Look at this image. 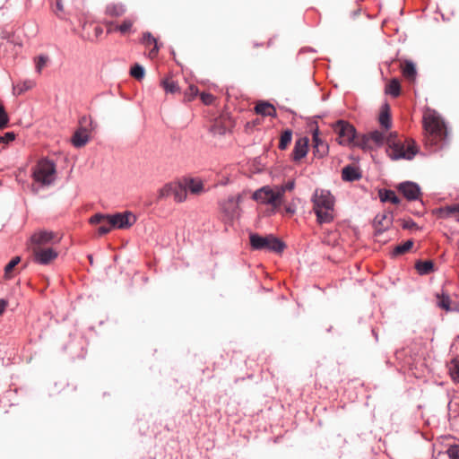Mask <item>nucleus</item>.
<instances>
[{
    "instance_id": "nucleus-18",
    "label": "nucleus",
    "mask_w": 459,
    "mask_h": 459,
    "mask_svg": "<svg viewBox=\"0 0 459 459\" xmlns=\"http://www.w3.org/2000/svg\"><path fill=\"white\" fill-rule=\"evenodd\" d=\"M361 178L359 170L351 165L345 166L342 171V178L344 181L352 182L359 180Z\"/></svg>"
},
{
    "instance_id": "nucleus-7",
    "label": "nucleus",
    "mask_w": 459,
    "mask_h": 459,
    "mask_svg": "<svg viewBox=\"0 0 459 459\" xmlns=\"http://www.w3.org/2000/svg\"><path fill=\"white\" fill-rule=\"evenodd\" d=\"M338 135V142L342 145H351L356 136L355 127L348 122L339 120L333 126Z\"/></svg>"
},
{
    "instance_id": "nucleus-9",
    "label": "nucleus",
    "mask_w": 459,
    "mask_h": 459,
    "mask_svg": "<svg viewBox=\"0 0 459 459\" xmlns=\"http://www.w3.org/2000/svg\"><path fill=\"white\" fill-rule=\"evenodd\" d=\"M59 241L60 238H57L56 233L51 230H39L30 235V244L34 247H43V246L58 243Z\"/></svg>"
},
{
    "instance_id": "nucleus-8",
    "label": "nucleus",
    "mask_w": 459,
    "mask_h": 459,
    "mask_svg": "<svg viewBox=\"0 0 459 459\" xmlns=\"http://www.w3.org/2000/svg\"><path fill=\"white\" fill-rule=\"evenodd\" d=\"M33 261L40 265H48L58 256V252L53 247H33Z\"/></svg>"
},
{
    "instance_id": "nucleus-34",
    "label": "nucleus",
    "mask_w": 459,
    "mask_h": 459,
    "mask_svg": "<svg viewBox=\"0 0 459 459\" xmlns=\"http://www.w3.org/2000/svg\"><path fill=\"white\" fill-rule=\"evenodd\" d=\"M449 372L452 379L459 383V360L453 359L449 367Z\"/></svg>"
},
{
    "instance_id": "nucleus-29",
    "label": "nucleus",
    "mask_w": 459,
    "mask_h": 459,
    "mask_svg": "<svg viewBox=\"0 0 459 459\" xmlns=\"http://www.w3.org/2000/svg\"><path fill=\"white\" fill-rule=\"evenodd\" d=\"M412 246H413V241L411 239H409V240L405 241L404 243L396 246L394 248L392 255L394 256L403 255L406 252H408L412 247Z\"/></svg>"
},
{
    "instance_id": "nucleus-2",
    "label": "nucleus",
    "mask_w": 459,
    "mask_h": 459,
    "mask_svg": "<svg viewBox=\"0 0 459 459\" xmlns=\"http://www.w3.org/2000/svg\"><path fill=\"white\" fill-rule=\"evenodd\" d=\"M311 202L317 223H331L333 221L335 199L330 191L319 188L316 189L312 195Z\"/></svg>"
},
{
    "instance_id": "nucleus-47",
    "label": "nucleus",
    "mask_w": 459,
    "mask_h": 459,
    "mask_svg": "<svg viewBox=\"0 0 459 459\" xmlns=\"http://www.w3.org/2000/svg\"><path fill=\"white\" fill-rule=\"evenodd\" d=\"M113 227L110 226L108 222L101 223V225L98 228L99 235L102 236L108 233Z\"/></svg>"
},
{
    "instance_id": "nucleus-46",
    "label": "nucleus",
    "mask_w": 459,
    "mask_h": 459,
    "mask_svg": "<svg viewBox=\"0 0 459 459\" xmlns=\"http://www.w3.org/2000/svg\"><path fill=\"white\" fill-rule=\"evenodd\" d=\"M200 97H201V100L205 104V105H210L213 102L214 100V97L213 95H212L211 93H207V92H202L200 94Z\"/></svg>"
},
{
    "instance_id": "nucleus-33",
    "label": "nucleus",
    "mask_w": 459,
    "mask_h": 459,
    "mask_svg": "<svg viewBox=\"0 0 459 459\" xmlns=\"http://www.w3.org/2000/svg\"><path fill=\"white\" fill-rule=\"evenodd\" d=\"M134 21L135 20L133 18H126L122 22L120 25L117 26L116 30L122 34H126L130 31L134 23Z\"/></svg>"
},
{
    "instance_id": "nucleus-4",
    "label": "nucleus",
    "mask_w": 459,
    "mask_h": 459,
    "mask_svg": "<svg viewBox=\"0 0 459 459\" xmlns=\"http://www.w3.org/2000/svg\"><path fill=\"white\" fill-rule=\"evenodd\" d=\"M251 247L255 250H269L281 253L285 248V244L273 235L265 237L258 234H250Z\"/></svg>"
},
{
    "instance_id": "nucleus-16",
    "label": "nucleus",
    "mask_w": 459,
    "mask_h": 459,
    "mask_svg": "<svg viewBox=\"0 0 459 459\" xmlns=\"http://www.w3.org/2000/svg\"><path fill=\"white\" fill-rule=\"evenodd\" d=\"M255 110L257 114H260L264 117H276L275 108L266 101L258 102L255 107Z\"/></svg>"
},
{
    "instance_id": "nucleus-25",
    "label": "nucleus",
    "mask_w": 459,
    "mask_h": 459,
    "mask_svg": "<svg viewBox=\"0 0 459 459\" xmlns=\"http://www.w3.org/2000/svg\"><path fill=\"white\" fill-rule=\"evenodd\" d=\"M379 197L382 202H390L394 204H399L401 203L400 198L393 190H385L384 192L380 191Z\"/></svg>"
},
{
    "instance_id": "nucleus-56",
    "label": "nucleus",
    "mask_w": 459,
    "mask_h": 459,
    "mask_svg": "<svg viewBox=\"0 0 459 459\" xmlns=\"http://www.w3.org/2000/svg\"><path fill=\"white\" fill-rule=\"evenodd\" d=\"M414 225H415V223L413 221H411L410 223H405L403 225V228L409 229V228H411V227H412Z\"/></svg>"
},
{
    "instance_id": "nucleus-14",
    "label": "nucleus",
    "mask_w": 459,
    "mask_h": 459,
    "mask_svg": "<svg viewBox=\"0 0 459 459\" xmlns=\"http://www.w3.org/2000/svg\"><path fill=\"white\" fill-rule=\"evenodd\" d=\"M313 153L317 158H323L328 153V144L320 139L318 129L313 132Z\"/></svg>"
},
{
    "instance_id": "nucleus-15",
    "label": "nucleus",
    "mask_w": 459,
    "mask_h": 459,
    "mask_svg": "<svg viewBox=\"0 0 459 459\" xmlns=\"http://www.w3.org/2000/svg\"><path fill=\"white\" fill-rule=\"evenodd\" d=\"M308 151V139L307 137L299 138L295 142L294 149L292 152V160L294 161H299L303 159Z\"/></svg>"
},
{
    "instance_id": "nucleus-26",
    "label": "nucleus",
    "mask_w": 459,
    "mask_h": 459,
    "mask_svg": "<svg viewBox=\"0 0 459 459\" xmlns=\"http://www.w3.org/2000/svg\"><path fill=\"white\" fill-rule=\"evenodd\" d=\"M401 85L397 79H392L386 85L385 93L396 98L400 95Z\"/></svg>"
},
{
    "instance_id": "nucleus-57",
    "label": "nucleus",
    "mask_w": 459,
    "mask_h": 459,
    "mask_svg": "<svg viewBox=\"0 0 459 459\" xmlns=\"http://www.w3.org/2000/svg\"><path fill=\"white\" fill-rule=\"evenodd\" d=\"M229 182V178H226L225 180L221 181V185H226Z\"/></svg>"
},
{
    "instance_id": "nucleus-28",
    "label": "nucleus",
    "mask_w": 459,
    "mask_h": 459,
    "mask_svg": "<svg viewBox=\"0 0 459 459\" xmlns=\"http://www.w3.org/2000/svg\"><path fill=\"white\" fill-rule=\"evenodd\" d=\"M292 140V131L290 129H286L282 132L280 137L279 149L285 150Z\"/></svg>"
},
{
    "instance_id": "nucleus-61",
    "label": "nucleus",
    "mask_w": 459,
    "mask_h": 459,
    "mask_svg": "<svg viewBox=\"0 0 459 459\" xmlns=\"http://www.w3.org/2000/svg\"><path fill=\"white\" fill-rule=\"evenodd\" d=\"M97 32H101V29L96 28Z\"/></svg>"
},
{
    "instance_id": "nucleus-41",
    "label": "nucleus",
    "mask_w": 459,
    "mask_h": 459,
    "mask_svg": "<svg viewBox=\"0 0 459 459\" xmlns=\"http://www.w3.org/2000/svg\"><path fill=\"white\" fill-rule=\"evenodd\" d=\"M29 89L27 82H23L22 83H17L13 86V94L20 96L26 92Z\"/></svg>"
},
{
    "instance_id": "nucleus-43",
    "label": "nucleus",
    "mask_w": 459,
    "mask_h": 459,
    "mask_svg": "<svg viewBox=\"0 0 459 459\" xmlns=\"http://www.w3.org/2000/svg\"><path fill=\"white\" fill-rule=\"evenodd\" d=\"M8 121V116L4 110V108L0 104V129L6 127Z\"/></svg>"
},
{
    "instance_id": "nucleus-24",
    "label": "nucleus",
    "mask_w": 459,
    "mask_h": 459,
    "mask_svg": "<svg viewBox=\"0 0 459 459\" xmlns=\"http://www.w3.org/2000/svg\"><path fill=\"white\" fill-rule=\"evenodd\" d=\"M50 58L46 54H41L34 58L35 74L40 75L43 70L49 65Z\"/></svg>"
},
{
    "instance_id": "nucleus-11",
    "label": "nucleus",
    "mask_w": 459,
    "mask_h": 459,
    "mask_svg": "<svg viewBox=\"0 0 459 459\" xmlns=\"http://www.w3.org/2000/svg\"><path fill=\"white\" fill-rule=\"evenodd\" d=\"M136 221V217L130 212H117L108 216V224L117 229H128Z\"/></svg>"
},
{
    "instance_id": "nucleus-39",
    "label": "nucleus",
    "mask_w": 459,
    "mask_h": 459,
    "mask_svg": "<svg viewBox=\"0 0 459 459\" xmlns=\"http://www.w3.org/2000/svg\"><path fill=\"white\" fill-rule=\"evenodd\" d=\"M400 139L398 138V134L396 132H390L388 134H385V143L387 144L388 148H392L394 144H396Z\"/></svg>"
},
{
    "instance_id": "nucleus-54",
    "label": "nucleus",
    "mask_w": 459,
    "mask_h": 459,
    "mask_svg": "<svg viewBox=\"0 0 459 459\" xmlns=\"http://www.w3.org/2000/svg\"><path fill=\"white\" fill-rule=\"evenodd\" d=\"M24 176H25V170H20L16 176V178L19 182L24 183Z\"/></svg>"
},
{
    "instance_id": "nucleus-1",
    "label": "nucleus",
    "mask_w": 459,
    "mask_h": 459,
    "mask_svg": "<svg viewBox=\"0 0 459 459\" xmlns=\"http://www.w3.org/2000/svg\"><path fill=\"white\" fill-rule=\"evenodd\" d=\"M30 176L33 178L30 191L38 194L47 190L54 186L57 179L56 163L48 158H42L35 165Z\"/></svg>"
},
{
    "instance_id": "nucleus-38",
    "label": "nucleus",
    "mask_w": 459,
    "mask_h": 459,
    "mask_svg": "<svg viewBox=\"0 0 459 459\" xmlns=\"http://www.w3.org/2000/svg\"><path fill=\"white\" fill-rule=\"evenodd\" d=\"M130 74L137 79V80H141L143 78L144 76V68L138 65V64H135L132 68H131V71H130Z\"/></svg>"
},
{
    "instance_id": "nucleus-53",
    "label": "nucleus",
    "mask_w": 459,
    "mask_h": 459,
    "mask_svg": "<svg viewBox=\"0 0 459 459\" xmlns=\"http://www.w3.org/2000/svg\"><path fill=\"white\" fill-rule=\"evenodd\" d=\"M188 90L191 97H195L198 94V88L196 86L190 85Z\"/></svg>"
},
{
    "instance_id": "nucleus-5",
    "label": "nucleus",
    "mask_w": 459,
    "mask_h": 459,
    "mask_svg": "<svg viewBox=\"0 0 459 459\" xmlns=\"http://www.w3.org/2000/svg\"><path fill=\"white\" fill-rule=\"evenodd\" d=\"M386 152L388 156L394 160L400 159L412 160L418 152V149L414 141L406 140L403 142L400 140L392 148L387 149Z\"/></svg>"
},
{
    "instance_id": "nucleus-21",
    "label": "nucleus",
    "mask_w": 459,
    "mask_h": 459,
    "mask_svg": "<svg viewBox=\"0 0 459 459\" xmlns=\"http://www.w3.org/2000/svg\"><path fill=\"white\" fill-rule=\"evenodd\" d=\"M20 262V256H15L4 266V278L5 280H10L14 277V275L18 272L17 265L19 264Z\"/></svg>"
},
{
    "instance_id": "nucleus-45",
    "label": "nucleus",
    "mask_w": 459,
    "mask_h": 459,
    "mask_svg": "<svg viewBox=\"0 0 459 459\" xmlns=\"http://www.w3.org/2000/svg\"><path fill=\"white\" fill-rule=\"evenodd\" d=\"M447 455L450 459H459V446H451L447 450Z\"/></svg>"
},
{
    "instance_id": "nucleus-37",
    "label": "nucleus",
    "mask_w": 459,
    "mask_h": 459,
    "mask_svg": "<svg viewBox=\"0 0 459 459\" xmlns=\"http://www.w3.org/2000/svg\"><path fill=\"white\" fill-rule=\"evenodd\" d=\"M273 194L278 204V207L281 206V204L283 202V195L286 192V190L282 187V186H275L273 188Z\"/></svg>"
},
{
    "instance_id": "nucleus-17",
    "label": "nucleus",
    "mask_w": 459,
    "mask_h": 459,
    "mask_svg": "<svg viewBox=\"0 0 459 459\" xmlns=\"http://www.w3.org/2000/svg\"><path fill=\"white\" fill-rule=\"evenodd\" d=\"M437 299V306L447 312L456 310L455 307H452V300L450 296L447 293L442 292L441 294H436Z\"/></svg>"
},
{
    "instance_id": "nucleus-32",
    "label": "nucleus",
    "mask_w": 459,
    "mask_h": 459,
    "mask_svg": "<svg viewBox=\"0 0 459 459\" xmlns=\"http://www.w3.org/2000/svg\"><path fill=\"white\" fill-rule=\"evenodd\" d=\"M379 123L385 129H389L391 127L392 122L391 117L388 113V106L385 105V110H382L379 117Z\"/></svg>"
},
{
    "instance_id": "nucleus-13",
    "label": "nucleus",
    "mask_w": 459,
    "mask_h": 459,
    "mask_svg": "<svg viewBox=\"0 0 459 459\" xmlns=\"http://www.w3.org/2000/svg\"><path fill=\"white\" fill-rule=\"evenodd\" d=\"M253 199L264 204H270L273 207H278L273 190L270 186H263L253 194Z\"/></svg>"
},
{
    "instance_id": "nucleus-44",
    "label": "nucleus",
    "mask_w": 459,
    "mask_h": 459,
    "mask_svg": "<svg viewBox=\"0 0 459 459\" xmlns=\"http://www.w3.org/2000/svg\"><path fill=\"white\" fill-rule=\"evenodd\" d=\"M142 41L145 46L158 45L157 39L150 32L143 33Z\"/></svg>"
},
{
    "instance_id": "nucleus-58",
    "label": "nucleus",
    "mask_w": 459,
    "mask_h": 459,
    "mask_svg": "<svg viewBox=\"0 0 459 459\" xmlns=\"http://www.w3.org/2000/svg\"><path fill=\"white\" fill-rule=\"evenodd\" d=\"M455 220L459 222V213H455Z\"/></svg>"
},
{
    "instance_id": "nucleus-40",
    "label": "nucleus",
    "mask_w": 459,
    "mask_h": 459,
    "mask_svg": "<svg viewBox=\"0 0 459 459\" xmlns=\"http://www.w3.org/2000/svg\"><path fill=\"white\" fill-rule=\"evenodd\" d=\"M108 216L109 214L96 213L91 217L90 222L91 224H101L104 222L108 223Z\"/></svg>"
},
{
    "instance_id": "nucleus-12",
    "label": "nucleus",
    "mask_w": 459,
    "mask_h": 459,
    "mask_svg": "<svg viewBox=\"0 0 459 459\" xmlns=\"http://www.w3.org/2000/svg\"><path fill=\"white\" fill-rule=\"evenodd\" d=\"M397 189L408 201L418 200L421 195L420 186L417 183L411 181L400 183L397 186Z\"/></svg>"
},
{
    "instance_id": "nucleus-60",
    "label": "nucleus",
    "mask_w": 459,
    "mask_h": 459,
    "mask_svg": "<svg viewBox=\"0 0 459 459\" xmlns=\"http://www.w3.org/2000/svg\"><path fill=\"white\" fill-rule=\"evenodd\" d=\"M287 212H293L294 211H293V210H291V208H288V209H287Z\"/></svg>"
},
{
    "instance_id": "nucleus-19",
    "label": "nucleus",
    "mask_w": 459,
    "mask_h": 459,
    "mask_svg": "<svg viewBox=\"0 0 459 459\" xmlns=\"http://www.w3.org/2000/svg\"><path fill=\"white\" fill-rule=\"evenodd\" d=\"M403 75L410 82H413L417 76V70L414 63L410 60H405L402 65Z\"/></svg>"
},
{
    "instance_id": "nucleus-51",
    "label": "nucleus",
    "mask_w": 459,
    "mask_h": 459,
    "mask_svg": "<svg viewBox=\"0 0 459 459\" xmlns=\"http://www.w3.org/2000/svg\"><path fill=\"white\" fill-rule=\"evenodd\" d=\"M282 187L287 191H291L295 187V181L294 180H289L285 184L281 185Z\"/></svg>"
},
{
    "instance_id": "nucleus-20",
    "label": "nucleus",
    "mask_w": 459,
    "mask_h": 459,
    "mask_svg": "<svg viewBox=\"0 0 459 459\" xmlns=\"http://www.w3.org/2000/svg\"><path fill=\"white\" fill-rule=\"evenodd\" d=\"M172 195L174 196V200L178 203H182L186 199L187 189L186 185H182L180 183H173L172 187Z\"/></svg>"
},
{
    "instance_id": "nucleus-31",
    "label": "nucleus",
    "mask_w": 459,
    "mask_h": 459,
    "mask_svg": "<svg viewBox=\"0 0 459 459\" xmlns=\"http://www.w3.org/2000/svg\"><path fill=\"white\" fill-rule=\"evenodd\" d=\"M161 86L167 93H175L179 91L178 83L170 79H164L161 81Z\"/></svg>"
},
{
    "instance_id": "nucleus-59",
    "label": "nucleus",
    "mask_w": 459,
    "mask_h": 459,
    "mask_svg": "<svg viewBox=\"0 0 459 459\" xmlns=\"http://www.w3.org/2000/svg\"><path fill=\"white\" fill-rule=\"evenodd\" d=\"M4 143V138L3 136H0V144Z\"/></svg>"
},
{
    "instance_id": "nucleus-35",
    "label": "nucleus",
    "mask_w": 459,
    "mask_h": 459,
    "mask_svg": "<svg viewBox=\"0 0 459 459\" xmlns=\"http://www.w3.org/2000/svg\"><path fill=\"white\" fill-rule=\"evenodd\" d=\"M369 142H370L369 135L363 134L360 137L355 136L354 142H352L351 145L365 149V148L368 147Z\"/></svg>"
},
{
    "instance_id": "nucleus-6",
    "label": "nucleus",
    "mask_w": 459,
    "mask_h": 459,
    "mask_svg": "<svg viewBox=\"0 0 459 459\" xmlns=\"http://www.w3.org/2000/svg\"><path fill=\"white\" fill-rule=\"evenodd\" d=\"M96 125L90 117L83 116L80 119V126L72 137V143L76 148L83 147L90 141V132L94 130Z\"/></svg>"
},
{
    "instance_id": "nucleus-27",
    "label": "nucleus",
    "mask_w": 459,
    "mask_h": 459,
    "mask_svg": "<svg viewBox=\"0 0 459 459\" xmlns=\"http://www.w3.org/2000/svg\"><path fill=\"white\" fill-rule=\"evenodd\" d=\"M434 264L431 261H419L415 268L420 275L429 274L433 271Z\"/></svg>"
},
{
    "instance_id": "nucleus-55",
    "label": "nucleus",
    "mask_w": 459,
    "mask_h": 459,
    "mask_svg": "<svg viewBox=\"0 0 459 459\" xmlns=\"http://www.w3.org/2000/svg\"><path fill=\"white\" fill-rule=\"evenodd\" d=\"M6 306H7L6 301H4V299H0V315H2L4 313V311L6 308Z\"/></svg>"
},
{
    "instance_id": "nucleus-30",
    "label": "nucleus",
    "mask_w": 459,
    "mask_h": 459,
    "mask_svg": "<svg viewBox=\"0 0 459 459\" xmlns=\"http://www.w3.org/2000/svg\"><path fill=\"white\" fill-rule=\"evenodd\" d=\"M370 141H372L377 146H382L385 144V134L380 131H373L368 134Z\"/></svg>"
},
{
    "instance_id": "nucleus-23",
    "label": "nucleus",
    "mask_w": 459,
    "mask_h": 459,
    "mask_svg": "<svg viewBox=\"0 0 459 459\" xmlns=\"http://www.w3.org/2000/svg\"><path fill=\"white\" fill-rule=\"evenodd\" d=\"M185 185L191 194L199 195L204 192V184L201 179L188 178L186 180Z\"/></svg>"
},
{
    "instance_id": "nucleus-36",
    "label": "nucleus",
    "mask_w": 459,
    "mask_h": 459,
    "mask_svg": "<svg viewBox=\"0 0 459 459\" xmlns=\"http://www.w3.org/2000/svg\"><path fill=\"white\" fill-rule=\"evenodd\" d=\"M173 183H168L163 186L158 193V199H165L172 195Z\"/></svg>"
},
{
    "instance_id": "nucleus-52",
    "label": "nucleus",
    "mask_w": 459,
    "mask_h": 459,
    "mask_svg": "<svg viewBox=\"0 0 459 459\" xmlns=\"http://www.w3.org/2000/svg\"><path fill=\"white\" fill-rule=\"evenodd\" d=\"M158 52H159V46L154 45L153 48L149 52V56L151 58H153L158 55Z\"/></svg>"
},
{
    "instance_id": "nucleus-22",
    "label": "nucleus",
    "mask_w": 459,
    "mask_h": 459,
    "mask_svg": "<svg viewBox=\"0 0 459 459\" xmlns=\"http://www.w3.org/2000/svg\"><path fill=\"white\" fill-rule=\"evenodd\" d=\"M126 9L123 4L112 3L106 6V14L111 17H119L126 13Z\"/></svg>"
},
{
    "instance_id": "nucleus-50",
    "label": "nucleus",
    "mask_w": 459,
    "mask_h": 459,
    "mask_svg": "<svg viewBox=\"0 0 459 459\" xmlns=\"http://www.w3.org/2000/svg\"><path fill=\"white\" fill-rule=\"evenodd\" d=\"M4 138V143H8L14 140L15 134L13 132L5 133L4 135H3Z\"/></svg>"
},
{
    "instance_id": "nucleus-49",
    "label": "nucleus",
    "mask_w": 459,
    "mask_h": 459,
    "mask_svg": "<svg viewBox=\"0 0 459 459\" xmlns=\"http://www.w3.org/2000/svg\"><path fill=\"white\" fill-rule=\"evenodd\" d=\"M386 219H388V217H387L386 215H385V214H381V215H380V214H378V215H377V216H376V218H375V222H376V223H378V224H381V225H383V227L386 228V227H388V223H389V221H388V222H386V223H385V225H384V224H383V221H384L385 220H386Z\"/></svg>"
},
{
    "instance_id": "nucleus-42",
    "label": "nucleus",
    "mask_w": 459,
    "mask_h": 459,
    "mask_svg": "<svg viewBox=\"0 0 459 459\" xmlns=\"http://www.w3.org/2000/svg\"><path fill=\"white\" fill-rule=\"evenodd\" d=\"M442 212H444L447 217L454 215V213H459V203L446 206L442 209Z\"/></svg>"
},
{
    "instance_id": "nucleus-10",
    "label": "nucleus",
    "mask_w": 459,
    "mask_h": 459,
    "mask_svg": "<svg viewBox=\"0 0 459 459\" xmlns=\"http://www.w3.org/2000/svg\"><path fill=\"white\" fill-rule=\"evenodd\" d=\"M241 201V195L237 196L230 195L226 200L220 203L221 212L225 216L233 220L239 216V203Z\"/></svg>"
},
{
    "instance_id": "nucleus-3",
    "label": "nucleus",
    "mask_w": 459,
    "mask_h": 459,
    "mask_svg": "<svg viewBox=\"0 0 459 459\" xmlns=\"http://www.w3.org/2000/svg\"><path fill=\"white\" fill-rule=\"evenodd\" d=\"M424 128L427 133L426 143L431 145L434 151L441 149L446 139V128L440 117L435 115L424 117Z\"/></svg>"
},
{
    "instance_id": "nucleus-48",
    "label": "nucleus",
    "mask_w": 459,
    "mask_h": 459,
    "mask_svg": "<svg viewBox=\"0 0 459 459\" xmlns=\"http://www.w3.org/2000/svg\"><path fill=\"white\" fill-rule=\"evenodd\" d=\"M63 11H64V6H63L62 2H61V0H57L56 3L55 13L60 19H63V16L60 14L61 13H63Z\"/></svg>"
}]
</instances>
